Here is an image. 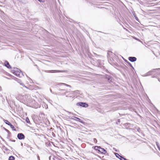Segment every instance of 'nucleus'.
Wrapping results in <instances>:
<instances>
[{
  "label": "nucleus",
  "mask_w": 160,
  "mask_h": 160,
  "mask_svg": "<svg viewBox=\"0 0 160 160\" xmlns=\"http://www.w3.org/2000/svg\"><path fill=\"white\" fill-rule=\"evenodd\" d=\"M12 71L13 73L17 77H21L22 76H24L23 73L21 72V71L19 69L17 68H14V70Z\"/></svg>",
  "instance_id": "nucleus-1"
},
{
  "label": "nucleus",
  "mask_w": 160,
  "mask_h": 160,
  "mask_svg": "<svg viewBox=\"0 0 160 160\" xmlns=\"http://www.w3.org/2000/svg\"><path fill=\"white\" fill-rule=\"evenodd\" d=\"M77 105L83 107H87L88 106L87 104L86 103L83 102H78L77 104Z\"/></svg>",
  "instance_id": "nucleus-2"
},
{
  "label": "nucleus",
  "mask_w": 160,
  "mask_h": 160,
  "mask_svg": "<svg viewBox=\"0 0 160 160\" xmlns=\"http://www.w3.org/2000/svg\"><path fill=\"white\" fill-rule=\"evenodd\" d=\"M17 137L20 140L24 139L25 138L24 135L22 133H19L18 134Z\"/></svg>",
  "instance_id": "nucleus-3"
},
{
  "label": "nucleus",
  "mask_w": 160,
  "mask_h": 160,
  "mask_svg": "<svg viewBox=\"0 0 160 160\" xmlns=\"http://www.w3.org/2000/svg\"><path fill=\"white\" fill-rule=\"evenodd\" d=\"M98 151L101 153L104 154H105L106 152V150L104 148H101L100 147L99 149H98Z\"/></svg>",
  "instance_id": "nucleus-4"
},
{
  "label": "nucleus",
  "mask_w": 160,
  "mask_h": 160,
  "mask_svg": "<svg viewBox=\"0 0 160 160\" xmlns=\"http://www.w3.org/2000/svg\"><path fill=\"white\" fill-rule=\"evenodd\" d=\"M62 71L58 70H51L48 71V72L49 73H56L62 72Z\"/></svg>",
  "instance_id": "nucleus-5"
},
{
  "label": "nucleus",
  "mask_w": 160,
  "mask_h": 160,
  "mask_svg": "<svg viewBox=\"0 0 160 160\" xmlns=\"http://www.w3.org/2000/svg\"><path fill=\"white\" fill-rule=\"evenodd\" d=\"M128 59L129 61L132 62H134L136 61L137 58L135 57H129L128 58Z\"/></svg>",
  "instance_id": "nucleus-6"
},
{
  "label": "nucleus",
  "mask_w": 160,
  "mask_h": 160,
  "mask_svg": "<svg viewBox=\"0 0 160 160\" xmlns=\"http://www.w3.org/2000/svg\"><path fill=\"white\" fill-rule=\"evenodd\" d=\"M152 72H153V70L150 71L147 73H146L145 74L143 75V76H147L150 75H151L152 73Z\"/></svg>",
  "instance_id": "nucleus-7"
},
{
  "label": "nucleus",
  "mask_w": 160,
  "mask_h": 160,
  "mask_svg": "<svg viewBox=\"0 0 160 160\" xmlns=\"http://www.w3.org/2000/svg\"><path fill=\"white\" fill-rule=\"evenodd\" d=\"M5 65L6 67L8 68H11V67L9 65V64L8 61H5Z\"/></svg>",
  "instance_id": "nucleus-8"
},
{
  "label": "nucleus",
  "mask_w": 160,
  "mask_h": 160,
  "mask_svg": "<svg viewBox=\"0 0 160 160\" xmlns=\"http://www.w3.org/2000/svg\"><path fill=\"white\" fill-rule=\"evenodd\" d=\"M18 82L21 85L26 88H27L24 85V84L21 82V81L20 80H18Z\"/></svg>",
  "instance_id": "nucleus-9"
},
{
  "label": "nucleus",
  "mask_w": 160,
  "mask_h": 160,
  "mask_svg": "<svg viewBox=\"0 0 160 160\" xmlns=\"http://www.w3.org/2000/svg\"><path fill=\"white\" fill-rule=\"evenodd\" d=\"M74 118H75V119H76V120H75V121H78L82 123H83V121L81 120L79 118L76 117H74Z\"/></svg>",
  "instance_id": "nucleus-10"
},
{
  "label": "nucleus",
  "mask_w": 160,
  "mask_h": 160,
  "mask_svg": "<svg viewBox=\"0 0 160 160\" xmlns=\"http://www.w3.org/2000/svg\"><path fill=\"white\" fill-rule=\"evenodd\" d=\"M15 158L13 156H10L9 157L8 160H14Z\"/></svg>",
  "instance_id": "nucleus-11"
},
{
  "label": "nucleus",
  "mask_w": 160,
  "mask_h": 160,
  "mask_svg": "<svg viewBox=\"0 0 160 160\" xmlns=\"http://www.w3.org/2000/svg\"><path fill=\"white\" fill-rule=\"evenodd\" d=\"M119 159L121 160H128L122 156H120V158H119Z\"/></svg>",
  "instance_id": "nucleus-12"
},
{
  "label": "nucleus",
  "mask_w": 160,
  "mask_h": 160,
  "mask_svg": "<svg viewBox=\"0 0 160 160\" xmlns=\"http://www.w3.org/2000/svg\"><path fill=\"white\" fill-rule=\"evenodd\" d=\"M100 148V146H95L94 147V149L95 150H97L98 151V149H99Z\"/></svg>",
  "instance_id": "nucleus-13"
},
{
  "label": "nucleus",
  "mask_w": 160,
  "mask_h": 160,
  "mask_svg": "<svg viewBox=\"0 0 160 160\" xmlns=\"http://www.w3.org/2000/svg\"><path fill=\"white\" fill-rule=\"evenodd\" d=\"M60 84H63V85H65L66 86H67V87H69L70 88H71V86L70 85H68L67 84H66L65 83H60Z\"/></svg>",
  "instance_id": "nucleus-14"
},
{
  "label": "nucleus",
  "mask_w": 160,
  "mask_h": 160,
  "mask_svg": "<svg viewBox=\"0 0 160 160\" xmlns=\"http://www.w3.org/2000/svg\"><path fill=\"white\" fill-rule=\"evenodd\" d=\"M156 144L158 150L160 151V147L159 144L157 142H156Z\"/></svg>",
  "instance_id": "nucleus-15"
},
{
  "label": "nucleus",
  "mask_w": 160,
  "mask_h": 160,
  "mask_svg": "<svg viewBox=\"0 0 160 160\" xmlns=\"http://www.w3.org/2000/svg\"><path fill=\"white\" fill-rule=\"evenodd\" d=\"M115 155L116 157L118 158H120V156H121L118 153H116Z\"/></svg>",
  "instance_id": "nucleus-16"
},
{
  "label": "nucleus",
  "mask_w": 160,
  "mask_h": 160,
  "mask_svg": "<svg viewBox=\"0 0 160 160\" xmlns=\"http://www.w3.org/2000/svg\"><path fill=\"white\" fill-rule=\"evenodd\" d=\"M112 78L111 77H109L108 78V82H111L112 81Z\"/></svg>",
  "instance_id": "nucleus-17"
},
{
  "label": "nucleus",
  "mask_w": 160,
  "mask_h": 160,
  "mask_svg": "<svg viewBox=\"0 0 160 160\" xmlns=\"http://www.w3.org/2000/svg\"><path fill=\"white\" fill-rule=\"evenodd\" d=\"M5 122L9 126V125L10 124V123H11L9 121H8V120H5Z\"/></svg>",
  "instance_id": "nucleus-18"
},
{
  "label": "nucleus",
  "mask_w": 160,
  "mask_h": 160,
  "mask_svg": "<svg viewBox=\"0 0 160 160\" xmlns=\"http://www.w3.org/2000/svg\"><path fill=\"white\" fill-rule=\"evenodd\" d=\"M26 122L28 123L29 122V118H26Z\"/></svg>",
  "instance_id": "nucleus-19"
},
{
  "label": "nucleus",
  "mask_w": 160,
  "mask_h": 160,
  "mask_svg": "<svg viewBox=\"0 0 160 160\" xmlns=\"http://www.w3.org/2000/svg\"><path fill=\"white\" fill-rule=\"evenodd\" d=\"M9 126H10L11 128L12 129L14 128V127L13 125H12L11 123H10Z\"/></svg>",
  "instance_id": "nucleus-20"
},
{
  "label": "nucleus",
  "mask_w": 160,
  "mask_h": 160,
  "mask_svg": "<svg viewBox=\"0 0 160 160\" xmlns=\"http://www.w3.org/2000/svg\"><path fill=\"white\" fill-rule=\"evenodd\" d=\"M93 142L95 143H96L97 142V141L96 138H94L93 139Z\"/></svg>",
  "instance_id": "nucleus-21"
},
{
  "label": "nucleus",
  "mask_w": 160,
  "mask_h": 160,
  "mask_svg": "<svg viewBox=\"0 0 160 160\" xmlns=\"http://www.w3.org/2000/svg\"><path fill=\"white\" fill-rule=\"evenodd\" d=\"M153 70H157L158 71V72H160V68L156 69H153Z\"/></svg>",
  "instance_id": "nucleus-22"
},
{
  "label": "nucleus",
  "mask_w": 160,
  "mask_h": 160,
  "mask_svg": "<svg viewBox=\"0 0 160 160\" xmlns=\"http://www.w3.org/2000/svg\"><path fill=\"white\" fill-rule=\"evenodd\" d=\"M39 2H44V0H38Z\"/></svg>",
  "instance_id": "nucleus-23"
},
{
  "label": "nucleus",
  "mask_w": 160,
  "mask_h": 160,
  "mask_svg": "<svg viewBox=\"0 0 160 160\" xmlns=\"http://www.w3.org/2000/svg\"><path fill=\"white\" fill-rule=\"evenodd\" d=\"M134 17H135V18L137 20V21H138V18L135 15L134 16Z\"/></svg>",
  "instance_id": "nucleus-24"
},
{
  "label": "nucleus",
  "mask_w": 160,
  "mask_h": 160,
  "mask_svg": "<svg viewBox=\"0 0 160 160\" xmlns=\"http://www.w3.org/2000/svg\"><path fill=\"white\" fill-rule=\"evenodd\" d=\"M74 117H73L72 118H71L72 119H73V120H76V119H75V118H74Z\"/></svg>",
  "instance_id": "nucleus-25"
},
{
  "label": "nucleus",
  "mask_w": 160,
  "mask_h": 160,
  "mask_svg": "<svg viewBox=\"0 0 160 160\" xmlns=\"http://www.w3.org/2000/svg\"><path fill=\"white\" fill-rule=\"evenodd\" d=\"M26 76L28 78H29V80H30L31 81H32V80L31 79V78H30L28 77L27 75H26Z\"/></svg>",
  "instance_id": "nucleus-26"
},
{
  "label": "nucleus",
  "mask_w": 160,
  "mask_h": 160,
  "mask_svg": "<svg viewBox=\"0 0 160 160\" xmlns=\"http://www.w3.org/2000/svg\"><path fill=\"white\" fill-rule=\"evenodd\" d=\"M74 92H70V94L71 95H72V94H73L74 93Z\"/></svg>",
  "instance_id": "nucleus-27"
},
{
  "label": "nucleus",
  "mask_w": 160,
  "mask_h": 160,
  "mask_svg": "<svg viewBox=\"0 0 160 160\" xmlns=\"http://www.w3.org/2000/svg\"><path fill=\"white\" fill-rule=\"evenodd\" d=\"M140 130V128H138V129H137V130L139 132V130Z\"/></svg>",
  "instance_id": "nucleus-28"
},
{
  "label": "nucleus",
  "mask_w": 160,
  "mask_h": 160,
  "mask_svg": "<svg viewBox=\"0 0 160 160\" xmlns=\"http://www.w3.org/2000/svg\"><path fill=\"white\" fill-rule=\"evenodd\" d=\"M68 112L69 114H70V113H71V112H68H68Z\"/></svg>",
  "instance_id": "nucleus-29"
},
{
  "label": "nucleus",
  "mask_w": 160,
  "mask_h": 160,
  "mask_svg": "<svg viewBox=\"0 0 160 160\" xmlns=\"http://www.w3.org/2000/svg\"><path fill=\"white\" fill-rule=\"evenodd\" d=\"M67 92H65L64 93V94H66Z\"/></svg>",
  "instance_id": "nucleus-30"
},
{
  "label": "nucleus",
  "mask_w": 160,
  "mask_h": 160,
  "mask_svg": "<svg viewBox=\"0 0 160 160\" xmlns=\"http://www.w3.org/2000/svg\"><path fill=\"white\" fill-rule=\"evenodd\" d=\"M61 91H64V89H61Z\"/></svg>",
  "instance_id": "nucleus-31"
},
{
  "label": "nucleus",
  "mask_w": 160,
  "mask_h": 160,
  "mask_svg": "<svg viewBox=\"0 0 160 160\" xmlns=\"http://www.w3.org/2000/svg\"><path fill=\"white\" fill-rule=\"evenodd\" d=\"M50 90L51 92H52V91L51 89H50Z\"/></svg>",
  "instance_id": "nucleus-32"
},
{
  "label": "nucleus",
  "mask_w": 160,
  "mask_h": 160,
  "mask_svg": "<svg viewBox=\"0 0 160 160\" xmlns=\"http://www.w3.org/2000/svg\"><path fill=\"white\" fill-rule=\"evenodd\" d=\"M12 142H15V140H12Z\"/></svg>",
  "instance_id": "nucleus-33"
},
{
  "label": "nucleus",
  "mask_w": 160,
  "mask_h": 160,
  "mask_svg": "<svg viewBox=\"0 0 160 160\" xmlns=\"http://www.w3.org/2000/svg\"><path fill=\"white\" fill-rule=\"evenodd\" d=\"M129 63V64H130V65L131 66H132L131 64L130 63Z\"/></svg>",
  "instance_id": "nucleus-34"
},
{
  "label": "nucleus",
  "mask_w": 160,
  "mask_h": 160,
  "mask_svg": "<svg viewBox=\"0 0 160 160\" xmlns=\"http://www.w3.org/2000/svg\"><path fill=\"white\" fill-rule=\"evenodd\" d=\"M137 40H138V39H137L136 38H135Z\"/></svg>",
  "instance_id": "nucleus-35"
},
{
  "label": "nucleus",
  "mask_w": 160,
  "mask_h": 160,
  "mask_svg": "<svg viewBox=\"0 0 160 160\" xmlns=\"http://www.w3.org/2000/svg\"><path fill=\"white\" fill-rule=\"evenodd\" d=\"M158 80L160 82V81L159 80V79H158Z\"/></svg>",
  "instance_id": "nucleus-36"
}]
</instances>
